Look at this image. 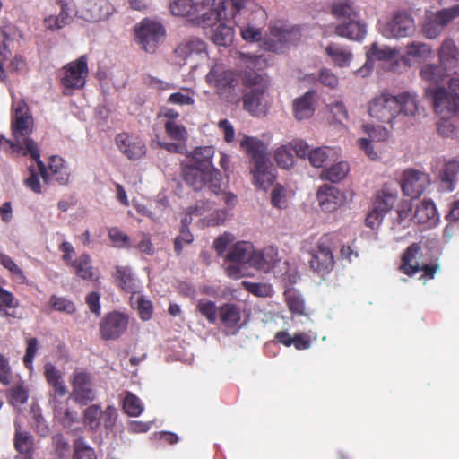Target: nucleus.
Instances as JSON below:
<instances>
[{
	"label": "nucleus",
	"instance_id": "f257e3e1",
	"mask_svg": "<svg viewBox=\"0 0 459 459\" xmlns=\"http://www.w3.org/2000/svg\"><path fill=\"white\" fill-rule=\"evenodd\" d=\"M13 141H8L12 152L22 156H30L36 161L45 184L57 183L65 185L69 181L70 169L65 160L59 156L49 159L48 168L40 160L38 144L29 137L32 132L33 120L23 100L13 97Z\"/></svg>",
	"mask_w": 459,
	"mask_h": 459
},
{
	"label": "nucleus",
	"instance_id": "f03ea898",
	"mask_svg": "<svg viewBox=\"0 0 459 459\" xmlns=\"http://www.w3.org/2000/svg\"><path fill=\"white\" fill-rule=\"evenodd\" d=\"M239 61L247 69L243 74V108L254 117L264 116L268 110L269 102L266 98V82L264 77L252 71L258 68L264 61L262 56L249 53H239Z\"/></svg>",
	"mask_w": 459,
	"mask_h": 459
},
{
	"label": "nucleus",
	"instance_id": "7ed1b4c3",
	"mask_svg": "<svg viewBox=\"0 0 459 459\" xmlns=\"http://www.w3.org/2000/svg\"><path fill=\"white\" fill-rule=\"evenodd\" d=\"M240 147L250 157L252 164L250 172L256 186L266 190L275 179L274 169L270 162L267 145L255 137L245 136Z\"/></svg>",
	"mask_w": 459,
	"mask_h": 459
},
{
	"label": "nucleus",
	"instance_id": "20e7f679",
	"mask_svg": "<svg viewBox=\"0 0 459 459\" xmlns=\"http://www.w3.org/2000/svg\"><path fill=\"white\" fill-rule=\"evenodd\" d=\"M184 179L195 191L207 188L214 195L221 197L229 209L234 207L237 203V196L234 194L221 190V174L216 168L205 169L187 166L184 169Z\"/></svg>",
	"mask_w": 459,
	"mask_h": 459
},
{
	"label": "nucleus",
	"instance_id": "39448f33",
	"mask_svg": "<svg viewBox=\"0 0 459 459\" xmlns=\"http://www.w3.org/2000/svg\"><path fill=\"white\" fill-rule=\"evenodd\" d=\"M206 82L212 87L220 98L227 102H237L238 78L231 69L222 63L214 64L206 74Z\"/></svg>",
	"mask_w": 459,
	"mask_h": 459
},
{
	"label": "nucleus",
	"instance_id": "423d86ee",
	"mask_svg": "<svg viewBox=\"0 0 459 459\" xmlns=\"http://www.w3.org/2000/svg\"><path fill=\"white\" fill-rule=\"evenodd\" d=\"M251 0H231L234 13L232 18L234 23L240 28V35L247 42H258L262 39V30L260 28L251 24L254 19L249 18L253 13L255 16L265 20L266 14L261 7H255V11H251L247 5L251 4Z\"/></svg>",
	"mask_w": 459,
	"mask_h": 459
},
{
	"label": "nucleus",
	"instance_id": "0eeeda50",
	"mask_svg": "<svg viewBox=\"0 0 459 459\" xmlns=\"http://www.w3.org/2000/svg\"><path fill=\"white\" fill-rule=\"evenodd\" d=\"M457 18L459 4L438 10L427 9L421 21L420 31L426 39H435Z\"/></svg>",
	"mask_w": 459,
	"mask_h": 459
},
{
	"label": "nucleus",
	"instance_id": "6e6552de",
	"mask_svg": "<svg viewBox=\"0 0 459 459\" xmlns=\"http://www.w3.org/2000/svg\"><path fill=\"white\" fill-rule=\"evenodd\" d=\"M136 43L147 53H154L166 38V29L158 20L143 18L134 28Z\"/></svg>",
	"mask_w": 459,
	"mask_h": 459
},
{
	"label": "nucleus",
	"instance_id": "1a4fd4ad",
	"mask_svg": "<svg viewBox=\"0 0 459 459\" xmlns=\"http://www.w3.org/2000/svg\"><path fill=\"white\" fill-rule=\"evenodd\" d=\"M416 30L415 19L411 11L397 9L379 24L380 34L386 39H402L411 36Z\"/></svg>",
	"mask_w": 459,
	"mask_h": 459
},
{
	"label": "nucleus",
	"instance_id": "9d476101",
	"mask_svg": "<svg viewBox=\"0 0 459 459\" xmlns=\"http://www.w3.org/2000/svg\"><path fill=\"white\" fill-rule=\"evenodd\" d=\"M227 0H198L192 22L204 29L212 28L226 18Z\"/></svg>",
	"mask_w": 459,
	"mask_h": 459
},
{
	"label": "nucleus",
	"instance_id": "9b49d317",
	"mask_svg": "<svg viewBox=\"0 0 459 459\" xmlns=\"http://www.w3.org/2000/svg\"><path fill=\"white\" fill-rule=\"evenodd\" d=\"M88 74L89 68L86 56H82L63 66L60 80L65 94H70L74 90L83 88Z\"/></svg>",
	"mask_w": 459,
	"mask_h": 459
},
{
	"label": "nucleus",
	"instance_id": "f8f14e48",
	"mask_svg": "<svg viewBox=\"0 0 459 459\" xmlns=\"http://www.w3.org/2000/svg\"><path fill=\"white\" fill-rule=\"evenodd\" d=\"M399 110L395 96L389 93H381L368 103L369 116L385 124H392L398 117Z\"/></svg>",
	"mask_w": 459,
	"mask_h": 459
},
{
	"label": "nucleus",
	"instance_id": "ddd939ff",
	"mask_svg": "<svg viewBox=\"0 0 459 459\" xmlns=\"http://www.w3.org/2000/svg\"><path fill=\"white\" fill-rule=\"evenodd\" d=\"M426 96L432 100L438 116L454 117L459 116V98H455L444 87H429Z\"/></svg>",
	"mask_w": 459,
	"mask_h": 459
},
{
	"label": "nucleus",
	"instance_id": "4468645a",
	"mask_svg": "<svg viewBox=\"0 0 459 459\" xmlns=\"http://www.w3.org/2000/svg\"><path fill=\"white\" fill-rule=\"evenodd\" d=\"M71 397L81 405H87L96 398L91 376L82 369H75L70 377Z\"/></svg>",
	"mask_w": 459,
	"mask_h": 459
},
{
	"label": "nucleus",
	"instance_id": "2eb2a0df",
	"mask_svg": "<svg viewBox=\"0 0 459 459\" xmlns=\"http://www.w3.org/2000/svg\"><path fill=\"white\" fill-rule=\"evenodd\" d=\"M115 12L113 4L108 0H85L75 10V16L89 22L108 20Z\"/></svg>",
	"mask_w": 459,
	"mask_h": 459
},
{
	"label": "nucleus",
	"instance_id": "dca6fc26",
	"mask_svg": "<svg viewBox=\"0 0 459 459\" xmlns=\"http://www.w3.org/2000/svg\"><path fill=\"white\" fill-rule=\"evenodd\" d=\"M271 39L264 43V48L280 53L286 45L296 42L299 38L298 28L285 23H276L270 28Z\"/></svg>",
	"mask_w": 459,
	"mask_h": 459
},
{
	"label": "nucleus",
	"instance_id": "f3484780",
	"mask_svg": "<svg viewBox=\"0 0 459 459\" xmlns=\"http://www.w3.org/2000/svg\"><path fill=\"white\" fill-rule=\"evenodd\" d=\"M128 323L129 317L125 313H108L100 321V334L103 340H117L126 331Z\"/></svg>",
	"mask_w": 459,
	"mask_h": 459
},
{
	"label": "nucleus",
	"instance_id": "a211bd4d",
	"mask_svg": "<svg viewBox=\"0 0 459 459\" xmlns=\"http://www.w3.org/2000/svg\"><path fill=\"white\" fill-rule=\"evenodd\" d=\"M310 268L318 274L328 273L333 267V255L327 240L321 238L310 252Z\"/></svg>",
	"mask_w": 459,
	"mask_h": 459
},
{
	"label": "nucleus",
	"instance_id": "6ab92c4d",
	"mask_svg": "<svg viewBox=\"0 0 459 459\" xmlns=\"http://www.w3.org/2000/svg\"><path fill=\"white\" fill-rule=\"evenodd\" d=\"M430 184L429 177L427 173L407 169L403 174L402 189L405 195L416 198L422 195Z\"/></svg>",
	"mask_w": 459,
	"mask_h": 459
},
{
	"label": "nucleus",
	"instance_id": "aec40b11",
	"mask_svg": "<svg viewBox=\"0 0 459 459\" xmlns=\"http://www.w3.org/2000/svg\"><path fill=\"white\" fill-rule=\"evenodd\" d=\"M395 201L394 195L385 191L379 193L373 203L372 210L366 218L367 226L375 229L380 225L387 212L394 206Z\"/></svg>",
	"mask_w": 459,
	"mask_h": 459
},
{
	"label": "nucleus",
	"instance_id": "412c9836",
	"mask_svg": "<svg viewBox=\"0 0 459 459\" xmlns=\"http://www.w3.org/2000/svg\"><path fill=\"white\" fill-rule=\"evenodd\" d=\"M116 143L119 151L133 161L143 159L147 152L145 143L137 135L119 134L116 137Z\"/></svg>",
	"mask_w": 459,
	"mask_h": 459
},
{
	"label": "nucleus",
	"instance_id": "4be33fe9",
	"mask_svg": "<svg viewBox=\"0 0 459 459\" xmlns=\"http://www.w3.org/2000/svg\"><path fill=\"white\" fill-rule=\"evenodd\" d=\"M420 250V247L417 243H413L411 245L405 254L403 256V264L400 266V270L409 275L411 276L420 271L424 272V276H428L429 278H433L434 274L438 269L437 265H422L420 266L417 262V255Z\"/></svg>",
	"mask_w": 459,
	"mask_h": 459
},
{
	"label": "nucleus",
	"instance_id": "5701e85b",
	"mask_svg": "<svg viewBox=\"0 0 459 459\" xmlns=\"http://www.w3.org/2000/svg\"><path fill=\"white\" fill-rule=\"evenodd\" d=\"M255 249L250 242L239 241L234 244L225 255L226 259L243 267H253Z\"/></svg>",
	"mask_w": 459,
	"mask_h": 459
},
{
	"label": "nucleus",
	"instance_id": "b1692460",
	"mask_svg": "<svg viewBox=\"0 0 459 459\" xmlns=\"http://www.w3.org/2000/svg\"><path fill=\"white\" fill-rule=\"evenodd\" d=\"M437 55L439 63L449 72H455L459 67V48L454 39H445L437 50Z\"/></svg>",
	"mask_w": 459,
	"mask_h": 459
},
{
	"label": "nucleus",
	"instance_id": "393cba45",
	"mask_svg": "<svg viewBox=\"0 0 459 459\" xmlns=\"http://www.w3.org/2000/svg\"><path fill=\"white\" fill-rule=\"evenodd\" d=\"M433 53L429 44L420 41H412L407 44L405 53L402 56V61L408 66H411L415 62H421L429 59Z\"/></svg>",
	"mask_w": 459,
	"mask_h": 459
},
{
	"label": "nucleus",
	"instance_id": "a878e982",
	"mask_svg": "<svg viewBox=\"0 0 459 459\" xmlns=\"http://www.w3.org/2000/svg\"><path fill=\"white\" fill-rule=\"evenodd\" d=\"M334 32L337 36L350 40L360 41L367 34V25L357 18L338 24Z\"/></svg>",
	"mask_w": 459,
	"mask_h": 459
},
{
	"label": "nucleus",
	"instance_id": "bb28decb",
	"mask_svg": "<svg viewBox=\"0 0 459 459\" xmlns=\"http://www.w3.org/2000/svg\"><path fill=\"white\" fill-rule=\"evenodd\" d=\"M438 221L436 206L433 202L423 200L415 206L413 221L427 228L433 227Z\"/></svg>",
	"mask_w": 459,
	"mask_h": 459
},
{
	"label": "nucleus",
	"instance_id": "cd10ccee",
	"mask_svg": "<svg viewBox=\"0 0 459 459\" xmlns=\"http://www.w3.org/2000/svg\"><path fill=\"white\" fill-rule=\"evenodd\" d=\"M281 261L278 250L273 247H267L263 250H255L253 257V268L267 273L273 269Z\"/></svg>",
	"mask_w": 459,
	"mask_h": 459
},
{
	"label": "nucleus",
	"instance_id": "c85d7f7f",
	"mask_svg": "<svg viewBox=\"0 0 459 459\" xmlns=\"http://www.w3.org/2000/svg\"><path fill=\"white\" fill-rule=\"evenodd\" d=\"M317 199L322 210L329 212L336 210L342 202L339 190L334 186L327 185L318 189Z\"/></svg>",
	"mask_w": 459,
	"mask_h": 459
},
{
	"label": "nucleus",
	"instance_id": "c756f323",
	"mask_svg": "<svg viewBox=\"0 0 459 459\" xmlns=\"http://www.w3.org/2000/svg\"><path fill=\"white\" fill-rule=\"evenodd\" d=\"M325 54L331 58L334 65L343 68L350 66L353 54L351 49L339 43H330L325 48Z\"/></svg>",
	"mask_w": 459,
	"mask_h": 459
},
{
	"label": "nucleus",
	"instance_id": "7c9ffc66",
	"mask_svg": "<svg viewBox=\"0 0 459 459\" xmlns=\"http://www.w3.org/2000/svg\"><path fill=\"white\" fill-rule=\"evenodd\" d=\"M314 91H307L293 100V114L296 119L301 121L308 119L314 114Z\"/></svg>",
	"mask_w": 459,
	"mask_h": 459
},
{
	"label": "nucleus",
	"instance_id": "2f4dec72",
	"mask_svg": "<svg viewBox=\"0 0 459 459\" xmlns=\"http://www.w3.org/2000/svg\"><path fill=\"white\" fill-rule=\"evenodd\" d=\"M206 49V44L200 39L189 38L182 41L175 49V54L183 61L192 58L193 56L202 54Z\"/></svg>",
	"mask_w": 459,
	"mask_h": 459
},
{
	"label": "nucleus",
	"instance_id": "473e14b6",
	"mask_svg": "<svg viewBox=\"0 0 459 459\" xmlns=\"http://www.w3.org/2000/svg\"><path fill=\"white\" fill-rule=\"evenodd\" d=\"M219 317L227 329L233 330L232 333H235L239 328L241 316L238 306L230 303L224 304L219 309Z\"/></svg>",
	"mask_w": 459,
	"mask_h": 459
},
{
	"label": "nucleus",
	"instance_id": "72a5a7b5",
	"mask_svg": "<svg viewBox=\"0 0 459 459\" xmlns=\"http://www.w3.org/2000/svg\"><path fill=\"white\" fill-rule=\"evenodd\" d=\"M76 274L84 279L94 281L99 278V271L91 265V259L88 254L81 255L77 259L71 263Z\"/></svg>",
	"mask_w": 459,
	"mask_h": 459
},
{
	"label": "nucleus",
	"instance_id": "f704fd0d",
	"mask_svg": "<svg viewBox=\"0 0 459 459\" xmlns=\"http://www.w3.org/2000/svg\"><path fill=\"white\" fill-rule=\"evenodd\" d=\"M14 426L15 433L13 438V445L15 450L21 455L32 454L34 443V438L32 435L26 430H22L21 424L18 420H15Z\"/></svg>",
	"mask_w": 459,
	"mask_h": 459
},
{
	"label": "nucleus",
	"instance_id": "c9c22d12",
	"mask_svg": "<svg viewBox=\"0 0 459 459\" xmlns=\"http://www.w3.org/2000/svg\"><path fill=\"white\" fill-rule=\"evenodd\" d=\"M440 180L446 184L449 191L454 189V185L459 179V158H453L445 160L443 168L439 173Z\"/></svg>",
	"mask_w": 459,
	"mask_h": 459
},
{
	"label": "nucleus",
	"instance_id": "e433bc0d",
	"mask_svg": "<svg viewBox=\"0 0 459 459\" xmlns=\"http://www.w3.org/2000/svg\"><path fill=\"white\" fill-rule=\"evenodd\" d=\"M449 71L441 64H424L420 70L421 79L430 84H437L443 82Z\"/></svg>",
	"mask_w": 459,
	"mask_h": 459
},
{
	"label": "nucleus",
	"instance_id": "4c0bfd02",
	"mask_svg": "<svg viewBox=\"0 0 459 459\" xmlns=\"http://www.w3.org/2000/svg\"><path fill=\"white\" fill-rule=\"evenodd\" d=\"M395 99L398 102L399 116H410L414 117L419 114V101L417 95L411 92H403Z\"/></svg>",
	"mask_w": 459,
	"mask_h": 459
},
{
	"label": "nucleus",
	"instance_id": "58836bf2",
	"mask_svg": "<svg viewBox=\"0 0 459 459\" xmlns=\"http://www.w3.org/2000/svg\"><path fill=\"white\" fill-rule=\"evenodd\" d=\"M331 11L337 19L351 20L359 15V10L352 0L335 1L332 4Z\"/></svg>",
	"mask_w": 459,
	"mask_h": 459
},
{
	"label": "nucleus",
	"instance_id": "ea45409f",
	"mask_svg": "<svg viewBox=\"0 0 459 459\" xmlns=\"http://www.w3.org/2000/svg\"><path fill=\"white\" fill-rule=\"evenodd\" d=\"M215 151L212 146H203L195 148L190 154L195 164L193 166L210 169L215 168L212 164V158Z\"/></svg>",
	"mask_w": 459,
	"mask_h": 459
},
{
	"label": "nucleus",
	"instance_id": "a19ab883",
	"mask_svg": "<svg viewBox=\"0 0 459 459\" xmlns=\"http://www.w3.org/2000/svg\"><path fill=\"white\" fill-rule=\"evenodd\" d=\"M399 51L396 48L388 46H379L377 43L371 44L367 51V65L373 59L380 61H391L395 58Z\"/></svg>",
	"mask_w": 459,
	"mask_h": 459
},
{
	"label": "nucleus",
	"instance_id": "79ce46f5",
	"mask_svg": "<svg viewBox=\"0 0 459 459\" xmlns=\"http://www.w3.org/2000/svg\"><path fill=\"white\" fill-rule=\"evenodd\" d=\"M115 278L120 288L127 292H136L137 281L129 267L117 266Z\"/></svg>",
	"mask_w": 459,
	"mask_h": 459
},
{
	"label": "nucleus",
	"instance_id": "37998d69",
	"mask_svg": "<svg viewBox=\"0 0 459 459\" xmlns=\"http://www.w3.org/2000/svg\"><path fill=\"white\" fill-rule=\"evenodd\" d=\"M308 158L312 166L321 168L327 160H337L338 152L331 147H318L310 151Z\"/></svg>",
	"mask_w": 459,
	"mask_h": 459
},
{
	"label": "nucleus",
	"instance_id": "c03bdc74",
	"mask_svg": "<svg viewBox=\"0 0 459 459\" xmlns=\"http://www.w3.org/2000/svg\"><path fill=\"white\" fill-rule=\"evenodd\" d=\"M49 404L54 410L55 418L61 422L65 428H71L74 423L77 422V413L70 411L68 408H63L60 406V403L57 399L51 398Z\"/></svg>",
	"mask_w": 459,
	"mask_h": 459
},
{
	"label": "nucleus",
	"instance_id": "a18cd8bd",
	"mask_svg": "<svg viewBox=\"0 0 459 459\" xmlns=\"http://www.w3.org/2000/svg\"><path fill=\"white\" fill-rule=\"evenodd\" d=\"M349 165L346 162H337L331 167L325 169L320 173V178L337 183L343 179L349 172Z\"/></svg>",
	"mask_w": 459,
	"mask_h": 459
},
{
	"label": "nucleus",
	"instance_id": "49530a36",
	"mask_svg": "<svg viewBox=\"0 0 459 459\" xmlns=\"http://www.w3.org/2000/svg\"><path fill=\"white\" fill-rule=\"evenodd\" d=\"M19 305L13 294L0 287V316L7 317L15 316V309Z\"/></svg>",
	"mask_w": 459,
	"mask_h": 459
},
{
	"label": "nucleus",
	"instance_id": "de8ad7c7",
	"mask_svg": "<svg viewBox=\"0 0 459 459\" xmlns=\"http://www.w3.org/2000/svg\"><path fill=\"white\" fill-rule=\"evenodd\" d=\"M210 36L211 40L218 46H228L233 41L234 30L222 22H218Z\"/></svg>",
	"mask_w": 459,
	"mask_h": 459
},
{
	"label": "nucleus",
	"instance_id": "09e8293b",
	"mask_svg": "<svg viewBox=\"0 0 459 459\" xmlns=\"http://www.w3.org/2000/svg\"><path fill=\"white\" fill-rule=\"evenodd\" d=\"M169 10L172 15L187 17L192 22L195 13V2L192 0H173L169 4Z\"/></svg>",
	"mask_w": 459,
	"mask_h": 459
},
{
	"label": "nucleus",
	"instance_id": "8fccbe9b",
	"mask_svg": "<svg viewBox=\"0 0 459 459\" xmlns=\"http://www.w3.org/2000/svg\"><path fill=\"white\" fill-rule=\"evenodd\" d=\"M0 264L11 273L14 281L19 284L25 283L26 277L23 272L11 256L0 252Z\"/></svg>",
	"mask_w": 459,
	"mask_h": 459
},
{
	"label": "nucleus",
	"instance_id": "3c124183",
	"mask_svg": "<svg viewBox=\"0 0 459 459\" xmlns=\"http://www.w3.org/2000/svg\"><path fill=\"white\" fill-rule=\"evenodd\" d=\"M123 397V409L130 417H137L143 411L141 400L130 392H125Z\"/></svg>",
	"mask_w": 459,
	"mask_h": 459
},
{
	"label": "nucleus",
	"instance_id": "603ef678",
	"mask_svg": "<svg viewBox=\"0 0 459 459\" xmlns=\"http://www.w3.org/2000/svg\"><path fill=\"white\" fill-rule=\"evenodd\" d=\"M166 134L176 142L185 143L188 138L186 127L174 120H167L164 124Z\"/></svg>",
	"mask_w": 459,
	"mask_h": 459
},
{
	"label": "nucleus",
	"instance_id": "864d4df0",
	"mask_svg": "<svg viewBox=\"0 0 459 459\" xmlns=\"http://www.w3.org/2000/svg\"><path fill=\"white\" fill-rule=\"evenodd\" d=\"M101 408L100 405L92 404L83 411V423L91 430H97L100 426Z\"/></svg>",
	"mask_w": 459,
	"mask_h": 459
},
{
	"label": "nucleus",
	"instance_id": "5fc2aeb1",
	"mask_svg": "<svg viewBox=\"0 0 459 459\" xmlns=\"http://www.w3.org/2000/svg\"><path fill=\"white\" fill-rule=\"evenodd\" d=\"M290 151L289 144H283L275 149L273 157L279 167L289 169L293 166L294 158Z\"/></svg>",
	"mask_w": 459,
	"mask_h": 459
},
{
	"label": "nucleus",
	"instance_id": "6e6d98bb",
	"mask_svg": "<svg viewBox=\"0 0 459 459\" xmlns=\"http://www.w3.org/2000/svg\"><path fill=\"white\" fill-rule=\"evenodd\" d=\"M9 403L16 409L25 404L29 398L27 388L23 384H18L8 391Z\"/></svg>",
	"mask_w": 459,
	"mask_h": 459
},
{
	"label": "nucleus",
	"instance_id": "4d7b16f0",
	"mask_svg": "<svg viewBox=\"0 0 459 459\" xmlns=\"http://www.w3.org/2000/svg\"><path fill=\"white\" fill-rule=\"evenodd\" d=\"M285 299L289 309L297 315H303L305 311L304 299L301 295L295 290H288L284 292Z\"/></svg>",
	"mask_w": 459,
	"mask_h": 459
},
{
	"label": "nucleus",
	"instance_id": "13d9d810",
	"mask_svg": "<svg viewBox=\"0 0 459 459\" xmlns=\"http://www.w3.org/2000/svg\"><path fill=\"white\" fill-rule=\"evenodd\" d=\"M48 305L53 310L66 313V314H73L75 312V306L74 302L71 300L64 298V297H58L56 295H52L49 298Z\"/></svg>",
	"mask_w": 459,
	"mask_h": 459
},
{
	"label": "nucleus",
	"instance_id": "bf43d9fd",
	"mask_svg": "<svg viewBox=\"0 0 459 459\" xmlns=\"http://www.w3.org/2000/svg\"><path fill=\"white\" fill-rule=\"evenodd\" d=\"M73 459H97L94 450L89 446L82 437L74 441Z\"/></svg>",
	"mask_w": 459,
	"mask_h": 459
},
{
	"label": "nucleus",
	"instance_id": "052dcab7",
	"mask_svg": "<svg viewBox=\"0 0 459 459\" xmlns=\"http://www.w3.org/2000/svg\"><path fill=\"white\" fill-rule=\"evenodd\" d=\"M197 309L210 323H215L217 319V307L215 302L202 299L197 302Z\"/></svg>",
	"mask_w": 459,
	"mask_h": 459
},
{
	"label": "nucleus",
	"instance_id": "680f3d73",
	"mask_svg": "<svg viewBox=\"0 0 459 459\" xmlns=\"http://www.w3.org/2000/svg\"><path fill=\"white\" fill-rule=\"evenodd\" d=\"M168 102L180 106L193 105L195 103V93L190 89H183L170 94Z\"/></svg>",
	"mask_w": 459,
	"mask_h": 459
},
{
	"label": "nucleus",
	"instance_id": "e2e57ef3",
	"mask_svg": "<svg viewBox=\"0 0 459 459\" xmlns=\"http://www.w3.org/2000/svg\"><path fill=\"white\" fill-rule=\"evenodd\" d=\"M56 2L60 7V12L56 16L61 24L65 27L73 20L71 13L74 2V0H56Z\"/></svg>",
	"mask_w": 459,
	"mask_h": 459
},
{
	"label": "nucleus",
	"instance_id": "0e129e2a",
	"mask_svg": "<svg viewBox=\"0 0 459 459\" xmlns=\"http://www.w3.org/2000/svg\"><path fill=\"white\" fill-rule=\"evenodd\" d=\"M41 178L39 167L37 169L29 167V176L24 179V185L27 188L36 194L42 192L39 178Z\"/></svg>",
	"mask_w": 459,
	"mask_h": 459
},
{
	"label": "nucleus",
	"instance_id": "69168bd1",
	"mask_svg": "<svg viewBox=\"0 0 459 459\" xmlns=\"http://www.w3.org/2000/svg\"><path fill=\"white\" fill-rule=\"evenodd\" d=\"M440 121L437 123V132L443 137H453L456 134V126L452 120L453 117L447 116H439Z\"/></svg>",
	"mask_w": 459,
	"mask_h": 459
},
{
	"label": "nucleus",
	"instance_id": "338daca9",
	"mask_svg": "<svg viewBox=\"0 0 459 459\" xmlns=\"http://www.w3.org/2000/svg\"><path fill=\"white\" fill-rule=\"evenodd\" d=\"M246 290L257 297H271L273 294V289L267 283L243 282Z\"/></svg>",
	"mask_w": 459,
	"mask_h": 459
},
{
	"label": "nucleus",
	"instance_id": "774afa93",
	"mask_svg": "<svg viewBox=\"0 0 459 459\" xmlns=\"http://www.w3.org/2000/svg\"><path fill=\"white\" fill-rule=\"evenodd\" d=\"M363 131L368 134V140L374 143L386 139L388 135L387 130L380 126H375L369 124L363 126Z\"/></svg>",
	"mask_w": 459,
	"mask_h": 459
}]
</instances>
